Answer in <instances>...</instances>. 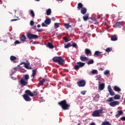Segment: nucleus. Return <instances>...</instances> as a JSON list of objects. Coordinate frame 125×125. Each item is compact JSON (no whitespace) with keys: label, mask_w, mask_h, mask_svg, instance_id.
Listing matches in <instances>:
<instances>
[{"label":"nucleus","mask_w":125,"mask_h":125,"mask_svg":"<svg viewBox=\"0 0 125 125\" xmlns=\"http://www.w3.org/2000/svg\"><path fill=\"white\" fill-rule=\"evenodd\" d=\"M29 79L30 76L28 74H26L22 77L20 81L21 84L22 85V87H23V86H25V85L28 84V80Z\"/></svg>","instance_id":"f257e3e1"},{"label":"nucleus","mask_w":125,"mask_h":125,"mask_svg":"<svg viewBox=\"0 0 125 125\" xmlns=\"http://www.w3.org/2000/svg\"><path fill=\"white\" fill-rule=\"evenodd\" d=\"M58 104L62 107V110H69L70 104H67V101L66 100L59 102Z\"/></svg>","instance_id":"f03ea898"},{"label":"nucleus","mask_w":125,"mask_h":125,"mask_svg":"<svg viewBox=\"0 0 125 125\" xmlns=\"http://www.w3.org/2000/svg\"><path fill=\"white\" fill-rule=\"evenodd\" d=\"M53 61L54 62H58V64L61 65V66H62V65L65 64L64 59L62 58L61 57H54L53 58Z\"/></svg>","instance_id":"7ed1b4c3"},{"label":"nucleus","mask_w":125,"mask_h":125,"mask_svg":"<svg viewBox=\"0 0 125 125\" xmlns=\"http://www.w3.org/2000/svg\"><path fill=\"white\" fill-rule=\"evenodd\" d=\"M103 110H104V109H103V108H101L99 110L94 111L92 114V116L93 117H101V115L104 113L103 111Z\"/></svg>","instance_id":"20e7f679"},{"label":"nucleus","mask_w":125,"mask_h":125,"mask_svg":"<svg viewBox=\"0 0 125 125\" xmlns=\"http://www.w3.org/2000/svg\"><path fill=\"white\" fill-rule=\"evenodd\" d=\"M114 99L115 100H119V99H121V96L120 95H115L114 97H111L108 98L107 100H106V101L107 102H112V101H114Z\"/></svg>","instance_id":"39448f33"},{"label":"nucleus","mask_w":125,"mask_h":125,"mask_svg":"<svg viewBox=\"0 0 125 125\" xmlns=\"http://www.w3.org/2000/svg\"><path fill=\"white\" fill-rule=\"evenodd\" d=\"M84 65H85L84 62H77V65L74 66V69L75 70H79L80 68H82V67H83Z\"/></svg>","instance_id":"423d86ee"},{"label":"nucleus","mask_w":125,"mask_h":125,"mask_svg":"<svg viewBox=\"0 0 125 125\" xmlns=\"http://www.w3.org/2000/svg\"><path fill=\"white\" fill-rule=\"evenodd\" d=\"M25 93H27V94H28V95L31 97H34V96H37V95H38V92L36 91H33L32 92V91H31L30 90H25Z\"/></svg>","instance_id":"0eeeda50"},{"label":"nucleus","mask_w":125,"mask_h":125,"mask_svg":"<svg viewBox=\"0 0 125 125\" xmlns=\"http://www.w3.org/2000/svg\"><path fill=\"white\" fill-rule=\"evenodd\" d=\"M26 37L29 39V40H36V39H38L39 36L37 35L33 34L32 33H28L26 35Z\"/></svg>","instance_id":"6e6552de"},{"label":"nucleus","mask_w":125,"mask_h":125,"mask_svg":"<svg viewBox=\"0 0 125 125\" xmlns=\"http://www.w3.org/2000/svg\"><path fill=\"white\" fill-rule=\"evenodd\" d=\"M77 84L79 86V87H83V86H85L86 82H85V80H82L78 82L77 83Z\"/></svg>","instance_id":"1a4fd4ad"},{"label":"nucleus","mask_w":125,"mask_h":125,"mask_svg":"<svg viewBox=\"0 0 125 125\" xmlns=\"http://www.w3.org/2000/svg\"><path fill=\"white\" fill-rule=\"evenodd\" d=\"M50 23H51V19H46L44 21V22L42 23V27H47V25H50Z\"/></svg>","instance_id":"9d476101"},{"label":"nucleus","mask_w":125,"mask_h":125,"mask_svg":"<svg viewBox=\"0 0 125 125\" xmlns=\"http://www.w3.org/2000/svg\"><path fill=\"white\" fill-rule=\"evenodd\" d=\"M24 64V66L25 69H27L28 70H32V68L30 66V62H21L20 65H23Z\"/></svg>","instance_id":"9b49d317"},{"label":"nucleus","mask_w":125,"mask_h":125,"mask_svg":"<svg viewBox=\"0 0 125 125\" xmlns=\"http://www.w3.org/2000/svg\"><path fill=\"white\" fill-rule=\"evenodd\" d=\"M109 102L110 103L109 104V105H110L111 107H116L117 105H119V104H120V102L118 101H113Z\"/></svg>","instance_id":"f8f14e48"},{"label":"nucleus","mask_w":125,"mask_h":125,"mask_svg":"<svg viewBox=\"0 0 125 125\" xmlns=\"http://www.w3.org/2000/svg\"><path fill=\"white\" fill-rule=\"evenodd\" d=\"M22 97L24 99V100L26 102L31 101L32 100V99L30 98L29 94L27 93L23 94L22 96Z\"/></svg>","instance_id":"ddd939ff"},{"label":"nucleus","mask_w":125,"mask_h":125,"mask_svg":"<svg viewBox=\"0 0 125 125\" xmlns=\"http://www.w3.org/2000/svg\"><path fill=\"white\" fill-rule=\"evenodd\" d=\"M107 90L108 91L111 96H114L115 95V92L113 91V89H112V88L111 87V85H108L107 86Z\"/></svg>","instance_id":"4468645a"},{"label":"nucleus","mask_w":125,"mask_h":125,"mask_svg":"<svg viewBox=\"0 0 125 125\" xmlns=\"http://www.w3.org/2000/svg\"><path fill=\"white\" fill-rule=\"evenodd\" d=\"M27 37L25 35L23 34L20 37V42H27Z\"/></svg>","instance_id":"2eb2a0df"},{"label":"nucleus","mask_w":125,"mask_h":125,"mask_svg":"<svg viewBox=\"0 0 125 125\" xmlns=\"http://www.w3.org/2000/svg\"><path fill=\"white\" fill-rule=\"evenodd\" d=\"M85 54L87 56H91L92 53H91V51L89 49L86 48L85 49Z\"/></svg>","instance_id":"dca6fc26"},{"label":"nucleus","mask_w":125,"mask_h":125,"mask_svg":"<svg viewBox=\"0 0 125 125\" xmlns=\"http://www.w3.org/2000/svg\"><path fill=\"white\" fill-rule=\"evenodd\" d=\"M102 55H103L102 52L99 51H96L94 54V56H101L102 57Z\"/></svg>","instance_id":"f3484780"},{"label":"nucleus","mask_w":125,"mask_h":125,"mask_svg":"<svg viewBox=\"0 0 125 125\" xmlns=\"http://www.w3.org/2000/svg\"><path fill=\"white\" fill-rule=\"evenodd\" d=\"M89 59L86 57H83V56H80V60L83 62L88 61Z\"/></svg>","instance_id":"a211bd4d"},{"label":"nucleus","mask_w":125,"mask_h":125,"mask_svg":"<svg viewBox=\"0 0 125 125\" xmlns=\"http://www.w3.org/2000/svg\"><path fill=\"white\" fill-rule=\"evenodd\" d=\"M105 88V84L104 83H102L99 85V90H103Z\"/></svg>","instance_id":"6ab92c4d"},{"label":"nucleus","mask_w":125,"mask_h":125,"mask_svg":"<svg viewBox=\"0 0 125 125\" xmlns=\"http://www.w3.org/2000/svg\"><path fill=\"white\" fill-rule=\"evenodd\" d=\"M83 3L80 2L78 3V6H77V9L78 10H81V9L83 8Z\"/></svg>","instance_id":"aec40b11"},{"label":"nucleus","mask_w":125,"mask_h":125,"mask_svg":"<svg viewBox=\"0 0 125 125\" xmlns=\"http://www.w3.org/2000/svg\"><path fill=\"white\" fill-rule=\"evenodd\" d=\"M87 11V10L86 9V8L83 7L82 9H81V13L82 14H85Z\"/></svg>","instance_id":"412c9836"},{"label":"nucleus","mask_w":125,"mask_h":125,"mask_svg":"<svg viewBox=\"0 0 125 125\" xmlns=\"http://www.w3.org/2000/svg\"><path fill=\"white\" fill-rule=\"evenodd\" d=\"M88 17H89V14L88 13L86 14L83 16V19L84 21H87L88 20Z\"/></svg>","instance_id":"4be33fe9"},{"label":"nucleus","mask_w":125,"mask_h":125,"mask_svg":"<svg viewBox=\"0 0 125 125\" xmlns=\"http://www.w3.org/2000/svg\"><path fill=\"white\" fill-rule=\"evenodd\" d=\"M111 41L112 42H116V41H118V37L116 35H113L111 37Z\"/></svg>","instance_id":"5701e85b"},{"label":"nucleus","mask_w":125,"mask_h":125,"mask_svg":"<svg viewBox=\"0 0 125 125\" xmlns=\"http://www.w3.org/2000/svg\"><path fill=\"white\" fill-rule=\"evenodd\" d=\"M116 26L118 27V28H120V27H121L122 26V25H123V22L122 21H118L117 22L115 23Z\"/></svg>","instance_id":"b1692460"},{"label":"nucleus","mask_w":125,"mask_h":125,"mask_svg":"<svg viewBox=\"0 0 125 125\" xmlns=\"http://www.w3.org/2000/svg\"><path fill=\"white\" fill-rule=\"evenodd\" d=\"M117 112L118 113L116 115V118H118V117H120V116H121V115H123V114H124L123 110H120Z\"/></svg>","instance_id":"393cba45"},{"label":"nucleus","mask_w":125,"mask_h":125,"mask_svg":"<svg viewBox=\"0 0 125 125\" xmlns=\"http://www.w3.org/2000/svg\"><path fill=\"white\" fill-rule=\"evenodd\" d=\"M113 89L115 91H117L118 92L121 91V88H120L118 86H114Z\"/></svg>","instance_id":"a878e982"},{"label":"nucleus","mask_w":125,"mask_h":125,"mask_svg":"<svg viewBox=\"0 0 125 125\" xmlns=\"http://www.w3.org/2000/svg\"><path fill=\"white\" fill-rule=\"evenodd\" d=\"M47 45H48L49 48H52V49L54 48V46H53V44H52V43L48 42Z\"/></svg>","instance_id":"bb28decb"},{"label":"nucleus","mask_w":125,"mask_h":125,"mask_svg":"<svg viewBox=\"0 0 125 125\" xmlns=\"http://www.w3.org/2000/svg\"><path fill=\"white\" fill-rule=\"evenodd\" d=\"M101 125H112L108 121H104L102 122Z\"/></svg>","instance_id":"cd10ccee"},{"label":"nucleus","mask_w":125,"mask_h":125,"mask_svg":"<svg viewBox=\"0 0 125 125\" xmlns=\"http://www.w3.org/2000/svg\"><path fill=\"white\" fill-rule=\"evenodd\" d=\"M10 59L11 61H12V62H13V61H15V60H16V59H17V58H16V57H15L14 56H11L10 58Z\"/></svg>","instance_id":"c85d7f7f"},{"label":"nucleus","mask_w":125,"mask_h":125,"mask_svg":"<svg viewBox=\"0 0 125 125\" xmlns=\"http://www.w3.org/2000/svg\"><path fill=\"white\" fill-rule=\"evenodd\" d=\"M45 82V79H43L42 80L39 82V85H43V83Z\"/></svg>","instance_id":"c756f323"},{"label":"nucleus","mask_w":125,"mask_h":125,"mask_svg":"<svg viewBox=\"0 0 125 125\" xmlns=\"http://www.w3.org/2000/svg\"><path fill=\"white\" fill-rule=\"evenodd\" d=\"M46 15L49 16L51 14V9H48L46 11Z\"/></svg>","instance_id":"7c9ffc66"},{"label":"nucleus","mask_w":125,"mask_h":125,"mask_svg":"<svg viewBox=\"0 0 125 125\" xmlns=\"http://www.w3.org/2000/svg\"><path fill=\"white\" fill-rule=\"evenodd\" d=\"M30 14L33 18L35 17V12L33 10H30Z\"/></svg>","instance_id":"2f4dec72"},{"label":"nucleus","mask_w":125,"mask_h":125,"mask_svg":"<svg viewBox=\"0 0 125 125\" xmlns=\"http://www.w3.org/2000/svg\"><path fill=\"white\" fill-rule=\"evenodd\" d=\"M91 74H95L96 75H97V74H98V71H97V70L94 69L92 70Z\"/></svg>","instance_id":"473e14b6"},{"label":"nucleus","mask_w":125,"mask_h":125,"mask_svg":"<svg viewBox=\"0 0 125 125\" xmlns=\"http://www.w3.org/2000/svg\"><path fill=\"white\" fill-rule=\"evenodd\" d=\"M70 46H72V45L71 44V43H67L64 46V48H69V47H70Z\"/></svg>","instance_id":"72a5a7b5"},{"label":"nucleus","mask_w":125,"mask_h":125,"mask_svg":"<svg viewBox=\"0 0 125 125\" xmlns=\"http://www.w3.org/2000/svg\"><path fill=\"white\" fill-rule=\"evenodd\" d=\"M36 70L34 69L32 70V74L31 75V77H33V79L35 78V76H36Z\"/></svg>","instance_id":"f704fd0d"},{"label":"nucleus","mask_w":125,"mask_h":125,"mask_svg":"<svg viewBox=\"0 0 125 125\" xmlns=\"http://www.w3.org/2000/svg\"><path fill=\"white\" fill-rule=\"evenodd\" d=\"M64 27L66 29H69V28H71V25H70L69 23H65V24H64Z\"/></svg>","instance_id":"c9c22d12"},{"label":"nucleus","mask_w":125,"mask_h":125,"mask_svg":"<svg viewBox=\"0 0 125 125\" xmlns=\"http://www.w3.org/2000/svg\"><path fill=\"white\" fill-rule=\"evenodd\" d=\"M93 63H94V61H93V60H91L88 62L87 64L88 65H90L91 64H93Z\"/></svg>","instance_id":"e433bc0d"},{"label":"nucleus","mask_w":125,"mask_h":125,"mask_svg":"<svg viewBox=\"0 0 125 125\" xmlns=\"http://www.w3.org/2000/svg\"><path fill=\"white\" fill-rule=\"evenodd\" d=\"M104 75H105V76H107V75H110V71L106 70L104 72Z\"/></svg>","instance_id":"4c0bfd02"},{"label":"nucleus","mask_w":125,"mask_h":125,"mask_svg":"<svg viewBox=\"0 0 125 125\" xmlns=\"http://www.w3.org/2000/svg\"><path fill=\"white\" fill-rule=\"evenodd\" d=\"M112 48L108 47L106 49L105 51H106V52H111V51H112Z\"/></svg>","instance_id":"58836bf2"},{"label":"nucleus","mask_w":125,"mask_h":125,"mask_svg":"<svg viewBox=\"0 0 125 125\" xmlns=\"http://www.w3.org/2000/svg\"><path fill=\"white\" fill-rule=\"evenodd\" d=\"M54 27L56 29H57V28H59V24L58 23H55Z\"/></svg>","instance_id":"ea45409f"},{"label":"nucleus","mask_w":125,"mask_h":125,"mask_svg":"<svg viewBox=\"0 0 125 125\" xmlns=\"http://www.w3.org/2000/svg\"><path fill=\"white\" fill-rule=\"evenodd\" d=\"M63 41H64V42H69V40L66 37H63Z\"/></svg>","instance_id":"a19ab883"},{"label":"nucleus","mask_w":125,"mask_h":125,"mask_svg":"<svg viewBox=\"0 0 125 125\" xmlns=\"http://www.w3.org/2000/svg\"><path fill=\"white\" fill-rule=\"evenodd\" d=\"M15 44H19L20 43H21V42L18 41V40H16L15 42H14Z\"/></svg>","instance_id":"79ce46f5"},{"label":"nucleus","mask_w":125,"mask_h":125,"mask_svg":"<svg viewBox=\"0 0 125 125\" xmlns=\"http://www.w3.org/2000/svg\"><path fill=\"white\" fill-rule=\"evenodd\" d=\"M120 121H125V116H123L120 118Z\"/></svg>","instance_id":"37998d69"},{"label":"nucleus","mask_w":125,"mask_h":125,"mask_svg":"<svg viewBox=\"0 0 125 125\" xmlns=\"http://www.w3.org/2000/svg\"><path fill=\"white\" fill-rule=\"evenodd\" d=\"M30 25L31 26H34V21H31L30 22Z\"/></svg>","instance_id":"c03bdc74"},{"label":"nucleus","mask_w":125,"mask_h":125,"mask_svg":"<svg viewBox=\"0 0 125 125\" xmlns=\"http://www.w3.org/2000/svg\"><path fill=\"white\" fill-rule=\"evenodd\" d=\"M13 74H14V72L12 70H11L10 72V76H12Z\"/></svg>","instance_id":"a18cd8bd"},{"label":"nucleus","mask_w":125,"mask_h":125,"mask_svg":"<svg viewBox=\"0 0 125 125\" xmlns=\"http://www.w3.org/2000/svg\"><path fill=\"white\" fill-rule=\"evenodd\" d=\"M72 46H73V47H77V43H73V44H72Z\"/></svg>","instance_id":"49530a36"},{"label":"nucleus","mask_w":125,"mask_h":125,"mask_svg":"<svg viewBox=\"0 0 125 125\" xmlns=\"http://www.w3.org/2000/svg\"><path fill=\"white\" fill-rule=\"evenodd\" d=\"M85 91H83L81 92V94H82V95H84V94H85Z\"/></svg>","instance_id":"de8ad7c7"},{"label":"nucleus","mask_w":125,"mask_h":125,"mask_svg":"<svg viewBox=\"0 0 125 125\" xmlns=\"http://www.w3.org/2000/svg\"><path fill=\"white\" fill-rule=\"evenodd\" d=\"M42 29H37V32H39V33H41L42 32Z\"/></svg>","instance_id":"09e8293b"},{"label":"nucleus","mask_w":125,"mask_h":125,"mask_svg":"<svg viewBox=\"0 0 125 125\" xmlns=\"http://www.w3.org/2000/svg\"><path fill=\"white\" fill-rule=\"evenodd\" d=\"M94 24H96V25L99 24V22L98 21H95L94 22H93Z\"/></svg>","instance_id":"8fccbe9b"},{"label":"nucleus","mask_w":125,"mask_h":125,"mask_svg":"<svg viewBox=\"0 0 125 125\" xmlns=\"http://www.w3.org/2000/svg\"><path fill=\"white\" fill-rule=\"evenodd\" d=\"M11 22H13V21H17V19H12L11 20Z\"/></svg>","instance_id":"3c124183"},{"label":"nucleus","mask_w":125,"mask_h":125,"mask_svg":"<svg viewBox=\"0 0 125 125\" xmlns=\"http://www.w3.org/2000/svg\"><path fill=\"white\" fill-rule=\"evenodd\" d=\"M90 125H95V123H94V122H92L91 123H90Z\"/></svg>","instance_id":"603ef678"},{"label":"nucleus","mask_w":125,"mask_h":125,"mask_svg":"<svg viewBox=\"0 0 125 125\" xmlns=\"http://www.w3.org/2000/svg\"><path fill=\"white\" fill-rule=\"evenodd\" d=\"M100 70L101 71H104V69L103 67H101V68H100Z\"/></svg>","instance_id":"864d4df0"},{"label":"nucleus","mask_w":125,"mask_h":125,"mask_svg":"<svg viewBox=\"0 0 125 125\" xmlns=\"http://www.w3.org/2000/svg\"><path fill=\"white\" fill-rule=\"evenodd\" d=\"M37 27H38V28H41V25L40 24H38Z\"/></svg>","instance_id":"5fc2aeb1"},{"label":"nucleus","mask_w":125,"mask_h":125,"mask_svg":"<svg viewBox=\"0 0 125 125\" xmlns=\"http://www.w3.org/2000/svg\"><path fill=\"white\" fill-rule=\"evenodd\" d=\"M14 70L15 71H17V67H15V68H14Z\"/></svg>","instance_id":"6e6d98bb"},{"label":"nucleus","mask_w":125,"mask_h":125,"mask_svg":"<svg viewBox=\"0 0 125 125\" xmlns=\"http://www.w3.org/2000/svg\"><path fill=\"white\" fill-rule=\"evenodd\" d=\"M36 1H40V0H35Z\"/></svg>","instance_id":"4d7b16f0"},{"label":"nucleus","mask_w":125,"mask_h":125,"mask_svg":"<svg viewBox=\"0 0 125 125\" xmlns=\"http://www.w3.org/2000/svg\"><path fill=\"white\" fill-rule=\"evenodd\" d=\"M59 0V1H62V0Z\"/></svg>","instance_id":"13d9d810"},{"label":"nucleus","mask_w":125,"mask_h":125,"mask_svg":"<svg viewBox=\"0 0 125 125\" xmlns=\"http://www.w3.org/2000/svg\"><path fill=\"white\" fill-rule=\"evenodd\" d=\"M77 125H80V124H78Z\"/></svg>","instance_id":"bf43d9fd"}]
</instances>
